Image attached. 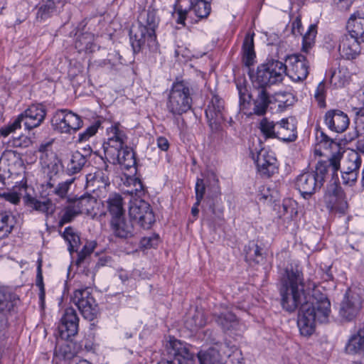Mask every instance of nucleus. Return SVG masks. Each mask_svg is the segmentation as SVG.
I'll use <instances>...</instances> for the list:
<instances>
[{
    "instance_id": "nucleus-1",
    "label": "nucleus",
    "mask_w": 364,
    "mask_h": 364,
    "mask_svg": "<svg viewBox=\"0 0 364 364\" xmlns=\"http://www.w3.org/2000/svg\"><path fill=\"white\" fill-rule=\"evenodd\" d=\"M315 287L314 282L304 283L303 273L297 265L288 266L280 279L282 306L289 312L299 307L297 325L304 336L312 335L316 322H326L331 313L329 300Z\"/></svg>"
},
{
    "instance_id": "nucleus-2",
    "label": "nucleus",
    "mask_w": 364,
    "mask_h": 364,
    "mask_svg": "<svg viewBox=\"0 0 364 364\" xmlns=\"http://www.w3.org/2000/svg\"><path fill=\"white\" fill-rule=\"evenodd\" d=\"M287 66L279 60H270L259 65L255 72L250 73L255 87L266 88L282 81Z\"/></svg>"
},
{
    "instance_id": "nucleus-3",
    "label": "nucleus",
    "mask_w": 364,
    "mask_h": 364,
    "mask_svg": "<svg viewBox=\"0 0 364 364\" xmlns=\"http://www.w3.org/2000/svg\"><path fill=\"white\" fill-rule=\"evenodd\" d=\"M191 90L187 82L173 83L166 102L167 109L173 115H181L191 108Z\"/></svg>"
},
{
    "instance_id": "nucleus-4",
    "label": "nucleus",
    "mask_w": 364,
    "mask_h": 364,
    "mask_svg": "<svg viewBox=\"0 0 364 364\" xmlns=\"http://www.w3.org/2000/svg\"><path fill=\"white\" fill-rule=\"evenodd\" d=\"M168 358L159 364H194L196 358L194 353L190 352L186 344L180 341L170 338L166 343Z\"/></svg>"
},
{
    "instance_id": "nucleus-5",
    "label": "nucleus",
    "mask_w": 364,
    "mask_h": 364,
    "mask_svg": "<svg viewBox=\"0 0 364 364\" xmlns=\"http://www.w3.org/2000/svg\"><path fill=\"white\" fill-rule=\"evenodd\" d=\"M323 202L326 208L331 212L344 214L348 208L346 195L336 181L327 185Z\"/></svg>"
},
{
    "instance_id": "nucleus-6",
    "label": "nucleus",
    "mask_w": 364,
    "mask_h": 364,
    "mask_svg": "<svg viewBox=\"0 0 364 364\" xmlns=\"http://www.w3.org/2000/svg\"><path fill=\"white\" fill-rule=\"evenodd\" d=\"M20 304V297L9 288L0 286V341L5 338L8 326L7 314L15 311Z\"/></svg>"
},
{
    "instance_id": "nucleus-7",
    "label": "nucleus",
    "mask_w": 364,
    "mask_h": 364,
    "mask_svg": "<svg viewBox=\"0 0 364 364\" xmlns=\"http://www.w3.org/2000/svg\"><path fill=\"white\" fill-rule=\"evenodd\" d=\"M52 126L55 130L60 133L76 132L82 127V120L77 114L68 109H59L54 114Z\"/></svg>"
},
{
    "instance_id": "nucleus-8",
    "label": "nucleus",
    "mask_w": 364,
    "mask_h": 364,
    "mask_svg": "<svg viewBox=\"0 0 364 364\" xmlns=\"http://www.w3.org/2000/svg\"><path fill=\"white\" fill-rule=\"evenodd\" d=\"M129 215L144 229H149L155 222V216L150 205L144 200L134 198L130 200Z\"/></svg>"
},
{
    "instance_id": "nucleus-9",
    "label": "nucleus",
    "mask_w": 364,
    "mask_h": 364,
    "mask_svg": "<svg viewBox=\"0 0 364 364\" xmlns=\"http://www.w3.org/2000/svg\"><path fill=\"white\" fill-rule=\"evenodd\" d=\"M107 141L103 144L105 157L114 159L116 150L127 145V136L119 123L112 124L107 129Z\"/></svg>"
},
{
    "instance_id": "nucleus-10",
    "label": "nucleus",
    "mask_w": 364,
    "mask_h": 364,
    "mask_svg": "<svg viewBox=\"0 0 364 364\" xmlns=\"http://www.w3.org/2000/svg\"><path fill=\"white\" fill-rule=\"evenodd\" d=\"M363 300L360 294L348 289L341 302L339 309L340 317L346 321H353L362 308Z\"/></svg>"
},
{
    "instance_id": "nucleus-11",
    "label": "nucleus",
    "mask_w": 364,
    "mask_h": 364,
    "mask_svg": "<svg viewBox=\"0 0 364 364\" xmlns=\"http://www.w3.org/2000/svg\"><path fill=\"white\" fill-rule=\"evenodd\" d=\"M72 300L85 319H94L97 312V304L88 289L75 291Z\"/></svg>"
},
{
    "instance_id": "nucleus-12",
    "label": "nucleus",
    "mask_w": 364,
    "mask_h": 364,
    "mask_svg": "<svg viewBox=\"0 0 364 364\" xmlns=\"http://www.w3.org/2000/svg\"><path fill=\"white\" fill-rule=\"evenodd\" d=\"M286 75L293 81L299 82L305 80L309 74V63L307 57L303 54H294L287 59Z\"/></svg>"
},
{
    "instance_id": "nucleus-13",
    "label": "nucleus",
    "mask_w": 364,
    "mask_h": 364,
    "mask_svg": "<svg viewBox=\"0 0 364 364\" xmlns=\"http://www.w3.org/2000/svg\"><path fill=\"white\" fill-rule=\"evenodd\" d=\"M252 158L262 176L269 178L277 171V159L272 151L262 149L256 154H252Z\"/></svg>"
},
{
    "instance_id": "nucleus-14",
    "label": "nucleus",
    "mask_w": 364,
    "mask_h": 364,
    "mask_svg": "<svg viewBox=\"0 0 364 364\" xmlns=\"http://www.w3.org/2000/svg\"><path fill=\"white\" fill-rule=\"evenodd\" d=\"M314 172H305L296 180V187L304 198L311 196L322 186V179H318Z\"/></svg>"
},
{
    "instance_id": "nucleus-15",
    "label": "nucleus",
    "mask_w": 364,
    "mask_h": 364,
    "mask_svg": "<svg viewBox=\"0 0 364 364\" xmlns=\"http://www.w3.org/2000/svg\"><path fill=\"white\" fill-rule=\"evenodd\" d=\"M79 318L73 308H67L58 326L60 336L63 339H68L78 331Z\"/></svg>"
},
{
    "instance_id": "nucleus-16",
    "label": "nucleus",
    "mask_w": 364,
    "mask_h": 364,
    "mask_svg": "<svg viewBox=\"0 0 364 364\" xmlns=\"http://www.w3.org/2000/svg\"><path fill=\"white\" fill-rule=\"evenodd\" d=\"M223 110V100L218 96L213 95L205 109V115L212 129H218L224 120Z\"/></svg>"
},
{
    "instance_id": "nucleus-17",
    "label": "nucleus",
    "mask_w": 364,
    "mask_h": 364,
    "mask_svg": "<svg viewBox=\"0 0 364 364\" xmlns=\"http://www.w3.org/2000/svg\"><path fill=\"white\" fill-rule=\"evenodd\" d=\"M361 41L348 34L343 35L339 40L338 52L346 60L355 59L360 53Z\"/></svg>"
},
{
    "instance_id": "nucleus-18",
    "label": "nucleus",
    "mask_w": 364,
    "mask_h": 364,
    "mask_svg": "<svg viewBox=\"0 0 364 364\" xmlns=\"http://www.w3.org/2000/svg\"><path fill=\"white\" fill-rule=\"evenodd\" d=\"M114 159L106 157L113 164H119L122 168L125 170L133 169L136 171V161L133 150L127 145L124 148L116 150Z\"/></svg>"
},
{
    "instance_id": "nucleus-19",
    "label": "nucleus",
    "mask_w": 364,
    "mask_h": 364,
    "mask_svg": "<svg viewBox=\"0 0 364 364\" xmlns=\"http://www.w3.org/2000/svg\"><path fill=\"white\" fill-rule=\"evenodd\" d=\"M110 228L115 237L122 239L131 238L136 234L132 221L127 220L124 216L112 218Z\"/></svg>"
},
{
    "instance_id": "nucleus-20",
    "label": "nucleus",
    "mask_w": 364,
    "mask_h": 364,
    "mask_svg": "<svg viewBox=\"0 0 364 364\" xmlns=\"http://www.w3.org/2000/svg\"><path fill=\"white\" fill-rule=\"evenodd\" d=\"M28 178V174L24 172V191L27 192L28 185L27 181ZM24 203L31 207L33 210L38 211L40 213H45L46 215H52L55 210V205L53 202L46 199L43 201L38 200L36 198L31 196L28 193L26 196H24Z\"/></svg>"
},
{
    "instance_id": "nucleus-21",
    "label": "nucleus",
    "mask_w": 364,
    "mask_h": 364,
    "mask_svg": "<svg viewBox=\"0 0 364 364\" xmlns=\"http://www.w3.org/2000/svg\"><path fill=\"white\" fill-rule=\"evenodd\" d=\"M325 123L331 131L342 133L348 127L349 119L343 112L333 109L326 113Z\"/></svg>"
},
{
    "instance_id": "nucleus-22",
    "label": "nucleus",
    "mask_w": 364,
    "mask_h": 364,
    "mask_svg": "<svg viewBox=\"0 0 364 364\" xmlns=\"http://www.w3.org/2000/svg\"><path fill=\"white\" fill-rule=\"evenodd\" d=\"M276 138L284 141H293L297 137L296 123L294 117L282 119L276 123Z\"/></svg>"
},
{
    "instance_id": "nucleus-23",
    "label": "nucleus",
    "mask_w": 364,
    "mask_h": 364,
    "mask_svg": "<svg viewBox=\"0 0 364 364\" xmlns=\"http://www.w3.org/2000/svg\"><path fill=\"white\" fill-rule=\"evenodd\" d=\"M341 156L338 154L333 155L326 161H320L317 163L315 174L317 175L318 179H322V185L323 184L325 176L328 172H331L332 177L337 174L340 168Z\"/></svg>"
},
{
    "instance_id": "nucleus-24",
    "label": "nucleus",
    "mask_w": 364,
    "mask_h": 364,
    "mask_svg": "<svg viewBox=\"0 0 364 364\" xmlns=\"http://www.w3.org/2000/svg\"><path fill=\"white\" fill-rule=\"evenodd\" d=\"M46 113L40 105H32L24 111V125L27 129L38 127L44 119Z\"/></svg>"
},
{
    "instance_id": "nucleus-25",
    "label": "nucleus",
    "mask_w": 364,
    "mask_h": 364,
    "mask_svg": "<svg viewBox=\"0 0 364 364\" xmlns=\"http://www.w3.org/2000/svg\"><path fill=\"white\" fill-rule=\"evenodd\" d=\"M109 185V179L107 171L97 170L86 176V187L90 191L105 189Z\"/></svg>"
},
{
    "instance_id": "nucleus-26",
    "label": "nucleus",
    "mask_w": 364,
    "mask_h": 364,
    "mask_svg": "<svg viewBox=\"0 0 364 364\" xmlns=\"http://www.w3.org/2000/svg\"><path fill=\"white\" fill-rule=\"evenodd\" d=\"M87 161V156L76 151L68 155L67 159L63 161V166L69 175L79 173Z\"/></svg>"
},
{
    "instance_id": "nucleus-27",
    "label": "nucleus",
    "mask_w": 364,
    "mask_h": 364,
    "mask_svg": "<svg viewBox=\"0 0 364 364\" xmlns=\"http://www.w3.org/2000/svg\"><path fill=\"white\" fill-rule=\"evenodd\" d=\"M347 29L348 35L364 42V16L360 14L352 15L348 21Z\"/></svg>"
},
{
    "instance_id": "nucleus-28",
    "label": "nucleus",
    "mask_w": 364,
    "mask_h": 364,
    "mask_svg": "<svg viewBox=\"0 0 364 364\" xmlns=\"http://www.w3.org/2000/svg\"><path fill=\"white\" fill-rule=\"evenodd\" d=\"M73 201L75 204L80 213L89 215H95V207L98 205L97 200L90 194L83 195L78 198L73 199Z\"/></svg>"
},
{
    "instance_id": "nucleus-29",
    "label": "nucleus",
    "mask_w": 364,
    "mask_h": 364,
    "mask_svg": "<svg viewBox=\"0 0 364 364\" xmlns=\"http://www.w3.org/2000/svg\"><path fill=\"white\" fill-rule=\"evenodd\" d=\"M215 321L221 326L223 331H237L240 329V324L235 316L230 312L215 313Z\"/></svg>"
},
{
    "instance_id": "nucleus-30",
    "label": "nucleus",
    "mask_w": 364,
    "mask_h": 364,
    "mask_svg": "<svg viewBox=\"0 0 364 364\" xmlns=\"http://www.w3.org/2000/svg\"><path fill=\"white\" fill-rule=\"evenodd\" d=\"M345 350L351 355L364 353V330H360L350 337Z\"/></svg>"
},
{
    "instance_id": "nucleus-31",
    "label": "nucleus",
    "mask_w": 364,
    "mask_h": 364,
    "mask_svg": "<svg viewBox=\"0 0 364 364\" xmlns=\"http://www.w3.org/2000/svg\"><path fill=\"white\" fill-rule=\"evenodd\" d=\"M146 33L147 27L141 23L131 28L129 32L130 41L134 52L139 51L141 46L144 44Z\"/></svg>"
},
{
    "instance_id": "nucleus-32",
    "label": "nucleus",
    "mask_w": 364,
    "mask_h": 364,
    "mask_svg": "<svg viewBox=\"0 0 364 364\" xmlns=\"http://www.w3.org/2000/svg\"><path fill=\"white\" fill-rule=\"evenodd\" d=\"M271 102V99L266 90L264 88L259 89L257 97L254 100V113L259 116L264 115Z\"/></svg>"
},
{
    "instance_id": "nucleus-33",
    "label": "nucleus",
    "mask_w": 364,
    "mask_h": 364,
    "mask_svg": "<svg viewBox=\"0 0 364 364\" xmlns=\"http://www.w3.org/2000/svg\"><path fill=\"white\" fill-rule=\"evenodd\" d=\"M243 63L246 66H250L254 63L255 53L254 50V33L247 34L242 45Z\"/></svg>"
},
{
    "instance_id": "nucleus-34",
    "label": "nucleus",
    "mask_w": 364,
    "mask_h": 364,
    "mask_svg": "<svg viewBox=\"0 0 364 364\" xmlns=\"http://www.w3.org/2000/svg\"><path fill=\"white\" fill-rule=\"evenodd\" d=\"M107 209L112 218L122 217L124 215L122 198L119 194H112L107 200Z\"/></svg>"
},
{
    "instance_id": "nucleus-35",
    "label": "nucleus",
    "mask_w": 364,
    "mask_h": 364,
    "mask_svg": "<svg viewBox=\"0 0 364 364\" xmlns=\"http://www.w3.org/2000/svg\"><path fill=\"white\" fill-rule=\"evenodd\" d=\"M197 355L200 364H218L220 360V354L216 347H210L208 350H200Z\"/></svg>"
},
{
    "instance_id": "nucleus-36",
    "label": "nucleus",
    "mask_w": 364,
    "mask_h": 364,
    "mask_svg": "<svg viewBox=\"0 0 364 364\" xmlns=\"http://www.w3.org/2000/svg\"><path fill=\"white\" fill-rule=\"evenodd\" d=\"M95 36L90 33H82L77 37L75 48L80 52L92 53L95 50L96 45L94 43Z\"/></svg>"
},
{
    "instance_id": "nucleus-37",
    "label": "nucleus",
    "mask_w": 364,
    "mask_h": 364,
    "mask_svg": "<svg viewBox=\"0 0 364 364\" xmlns=\"http://www.w3.org/2000/svg\"><path fill=\"white\" fill-rule=\"evenodd\" d=\"M330 82L336 87L344 86L350 79V74L346 68L341 67L338 71H329Z\"/></svg>"
},
{
    "instance_id": "nucleus-38",
    "label": "nucleus",
    "mask_w": 364,
    "mask_h": 364,
    "mask_svg": "<svg viewBox=\"0 0 364 364\" xmlns=\"http://www.w3.org/2000/svg\"><path fill=\"white\" fill-rule=\"evenodd\" d=\"M361 164L362 159L358 151H351L345 159L343 169L348 171L359 172Z\"/></svg>"
},
{
    "instance_id": "nucleus-39",
    "label": "nucleus",
    "mask_w": 364,
    "mask_h": 364,
    "mask_svg": "<svg viewBox=\"0 0 364 364\" xmlns=\"http://www.w3.org/2000/svg\"><path fill=\"white\" fill-rule=\"evenodd\" d=\"M16 223L14 215L9 213H0V237L7 236Z\"/></svg>"
},
{
    "instance_id": "nucleus-40",
    "label": "nucleus",
    "mask_w": 364,
    "mask_h": 364,
    "mask_svg": "<svg viewBox=\"0 0 364 364\" xmlns=\"http://www.w3.org/2000/svg\"><path fill=\"white\" fill-rule=\"evenodd\" d=\"M205 324V316L204 312L201 310H196L193 316L188 318L186 321V327L191 331L203 327Z\"/></svg>"
},
{
    "instance_id": "nucleus-41",
    "label": "nucleus",
    "mask_w": 364,
    "mask_h": 364,
    "mask_svg": "<svg viewBox=\"0 0 364 364\" xmlns=\"http://www.w3.org/2000/svg\"><path fill=\"white\" fill-rule=\"evenodd\" d=\"M245 258L247 261L254 262L257 264L263 260V255L261 252V248L255 242H250L245 247Z\"/></svg>"
},
{
    "instance_id": "nucleus-42",
    "label": "nucleus",
    "mask_w": 364,
    "mask_h": 364,
    "mask_svg": "<svg viewBox=\"0 0 364 364\" xmlns=\"http://www.w3.org/2000/svg\"><path fill=\"white\" fill-rule=\"evenodd\" d=\"M63 237L68 243V250L70 253L77 252L80 239L79 235L71 228H66L63 232Z\"/></svg>"
},
{
    "instance_id": "nucleus-43",
    "label": "nucleus",
    "mask_w": 364,
    "mask_h": 364,
    "mask_svg": "<svg viewBox=\"0 0 364 364\" xmlns=\"http://www.w3.org/2000/svg\"><path fill=\"white\" fill-rule=\"evenodd\" d=\"M79 214H81V213H80L79 209L77 208L72 200L63 210L60 220V225L62 226L65 223L71 222Z\"/></svg>"
},
{
    "instance_id": "nucleus-44",
    "label": "nucleus",
    "mask_w": 364,
    "mask_h": 364,
    "mask_svg": "<svg viewBox=\"0 0 364 364\" xmlns=\"http://www.w3.org/2000/svg\"><path fill=\"white\" fill-rule=\"evenodd\" d=\"M316 35V26L314 24L309 26L307 32L303 36L302 51L307 53L314 45Z\"/></svg>"
},
{
    "instance_id": "nucleus-45",
    "label": "nucleus",
    "mask_w": 364,
    "mask_h": 364,
    "mask_svg": "<svg viewBox=\"0 0 364 364\" xmlns=\"http://www.w3.org/2000/svg\"><path fill=\"white\" fill-rule=\"evenodd\" d=\"M55 11V3L53 0H47L43 2L38 8L37 12V18L40 20H46L50 17Z\"/></svg>"
},
{
    "instance_id": "nucleus-46",
    "label": "nucleus",
    "mask_w": 364,
    "mask_h": 364,
    "mask_svg": "<svg viewBox=\"0 0 364 364\" xmlns=\"http://www.w3.org/2000/svg\"><path fill=\"white\" fill-rule=\"evenodd\" d=\"M191 9L199 18H206L210 12V3L206 0H198L192 5Z\"/></svg>"
},
{
    "instance_id": "nucleus-47",
    "label": "nucleus",
    "mask_w": 364,
    "mask_h": 364,
    "mask_svg": "<svg viewBox=\"0 0 364 364\" xmlns=\"http://www.w3.org/2000/svg\"><path fill=\"white\" fill-rule=\"evenodd\" d=\"M129 183L132 184V187L129 186L126 192L132 197V199H141V197L144 194V189L141 181L134 178H131Z\"/></svg>"
},
{
    "instance_id": "nucleus-48",
    "label": "nucleus",
    "mask_w": 364,
    "mask_h": 364,
    "mask_svg": "<svg viewBox=\"0 0 364 364\" xmlns=\"http://www.w3.org/2000/svg\"><path fill=\"white\" fill-rule=\"evenodd\" d=\"M259 129L265 138H276V124L264 118L259 123Z\"/></svg>"
},
{
    "instance_id": "nucleus-49",
    "label": "nucleus",
    "mask_w": 364,
    "mask_h": 364,
    "mask_svg": "<svg viewBox=\"0 0 364 364\" xmlns=\"http://www.w3.org/2000/svg\"><path fill=\"white\" fill-rule=\"evenodd\" d=\"M275 100L279 107H286L293 104L294 97L289 92H278L275 95Z\"/></svg>"
},
{
    "instance_id": "nucleus-50",
    "label": "nucleus",
    "mask_w": 364,
    "mask_h": 364,
    "mask_svg": "<svg viewBox=\"0 0 364 364\" xmlns=\"http://www.w3.org/2000/svg\"><path fill=\"white\" fill-rule=\"evenodd\" d=\"M100 126V122L99 121L95 122L94 124L87 128L83 132L79 134L78 141L80 142H82L88 140L91 136L97 133Z\"/></svg>"
},
{
    "instance_id": "nucleus-51",
    "label": "nucleus",
    "mask_w": 364,
    "mask_h": 364,
    "mask_svg": "<svg viewBox=\"0 0 364 364\" xmlns=\"http://www.w3.org/2000/svg\"><path fill=\"white\" fill-rule=\"evenodd\" d=\"M23 120V113L18 114V117L15 119V121L8 125L6 127H4L1 129V134L4 136H7L9 134L14 132L17 129L21 128V123Z\"/></svg>"
},
{
    "instance_id": "nucleus-52",
    "label": "nucleus",
    "mask_w": 364,
    "mask_h": 364,
    "mask_svg": "<svg viewBox=\"0 0 364 364\" xmlns=\"http://www.w3.org/2000/svg\"><path fill=\"white\" fill-rule=\"evenodd\" d=\"M196 191V205H200L201 203L205 193V184L203 179L198 178L195 187Z\"/></svg>"
},
{
    "instance_id": "nucleus-53",
    "label": "nucleus",
    "mask_w": 364,
    "mask_h": 364,
    "mask_svg": "<svg viewBox=\"0 0 364 364\" xmlns=\"http://www.w3.org/2000/svg\"><path fill=\"white\" fill-rule=\"evenodd\" d=\"M342 179L345 184L348 186H353L357 181L359 172L357 171H348L343 169Z\"/></svg>"
},
{
    "instance_id": "nucleus-54",
    "label": "nucleus",
    "mask_w": 364,
    "mask_h": 364,
    "mask_svg": "<svg viewBox=\"0 0 364 364\" xmlns=\"http://www.w3.org/2000/svg\"><path fill=\"white\" fill-rule=\"evenodd\" d=\"M325 84L323 82H321L318 85L314 95L315 98L317 100L320 107L325 106Z\"/></svg>"
},
{
    "instance_id": "nucleus-55",
    "label": "nucleus",
    "mask_w": 364,
    "mask_h": 364,
    "mask_svg": "<svg viewBox=\"0 0 364 364\" xmlns=\"http://www.w3.org/2000/svg\"><path fill=\"white\" fill-rule=\"evenodd\" d=\"M72 182L73 180L60 183L58 186L55 188L54 193L59 197L64 198L67 195Z\"/></svg>"
},
{
    "instance_id": "nucleus-56",
    "label": "nucleus",
    "mask_w": 364,
    "mask_h": 364,
    "mask_svg": "<svg viewBox=\"0 0 364 364\" xmlns=\"http://www.w3.org/2000/svg\"><path fill=\"white\" fill-rule=\"evenodd\" d=\"M179 0H176L175 4V12L177 14V23L185 25V20L188 14L187 9H183L181 6L178 5Z\"/></svg>"
},
{
    "instance_id": "nucleus-57",
    "label": "nucleus",
    "mask_w": 364,
    "mask_h": 364,
    "mask_svg": "<svg viewBox=\"0 0 364 364\" xmlns=\"http://www.w3.org/2000/svg\"><path fill=\"white\" fill-rule=\"evenodd\" d=\"M0 197L13 204H18L21 200L20 194L14 191L0 193Z\"/></svg>"
},
{
    "instance_id": "nucleus-58",
    "label": "nucleus",
    "mask_w": 364,
    "mask_h": 364,
    "mask_svg": "<svg viewBox=\"0 0 364 364\" xmlns=\"http://www.w3.org/2000/svg\"><path fill=\"white\" fill-rule=\"evenodd\" d=\"M159 243V237L154 235L152 237H145L141 240V245L144 248H151L157 246Z\"/></svg>"
},
{
    "instance_id": "nucleus-59",
    "label": "nucleus",
    "mask_w": 364,
    "mask_h": 364,
    "mask_svg": "<svg viewBox=\"0 0 364 364\" xmlns=\"http://www.w3.org/2000/svg\"><path fill=\"white\" fill-rule=\"evenodd\" d=\"M93 250V247L85 245L77 254V264L80 265L82 263L85 258L92 252Z\"/></svg>"
},
{
    "instance_id": "nucleus-60",
    "label": "nucleus",
    "mask_w": 364,
    "mask_h": 364,
    "mask_svg": "<svg viewBox=\"0 0 364 364\" xmlns=\"http://www.w3.org/2000/svg\"><path fill=\"white\" fill-rule=\"evenodd\" d=\"M318 146H323L324 149H328L333 144V141L323 132H321L320 135L316 136Z\"/></svg>"
},
{
    "instance_id": "nucleus-61",
    "label": "nucleus",
    "mask_w": 364,
    "mask_h": 364,
    "mask_svg": "<svg viewBox=\"0 0 364 364\" xmlns=\"http://www.w3.org/2000/svg\"><path fill=\"white\" fill-rule=\"evenodd\" d=\"M353 111L355 115V122L357 127L364 123V107H353Z\"/></svg>"
},
{
    "instance_id": "nucleus-62",
    "label": "nucleus",
    "mask_w": 364,
    "mask_h": 364,
    "mask_svg": "<svg viewBox=\"0 0 364 364\" xmlns=\"http://www.w3.org/2000/svg\"><path fill=\"white\" fill-rule=\"evenodd\" d=\"M237 88L239 93L240 105L244 104L245 102L250 99V96L247 93V90L245 86L237 84Z\"/></svg>"
},
{
    "instance_id": "nucleus-63",
    "label": "nucleus",
    "mask_w": 364,
    "mask_h": 364,
    "mask_svg": "<svg viewBox=\"0 0 364 364\" xmlns=\"http://www.w3.org/2000/svg\"><path fill=\"white\" fill-rule=\"evenodd\" d=\"M144 26L150 28H156L157 26V18L154 13H147L146 25Z\"/></svg>"
},
{
    "instance_id": "nucleus-64",
    "label": "nucleus",
    "mask_w": 364,
    "mask_h": 364,
    "mask_svg": "<svg viewBox=\"0 0 364 364\" xmlns=\"http://www.w3.org/2000/svg\"><path fill=\"white\" fill-rule=\"evenodd\" d=\"M158 147L162 151H167L169 147V143L165 137H159L157 139Z\"/></svg>"
}]
</instances>
